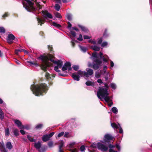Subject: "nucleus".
I'll use <instances>...</instances> for the list:
<instances>
[{
	"label": "nucleus",
	"instance_id": "36",
	"mask_svg": "<svg viewBox=\"0 0 152 152\" xmlns=\"http://www.w3.org/2000/svg\"><path fill=\"white\" fill-rule=\"evenodd\" d=\"M30 128V126L29 125H26L25 126L23 125V128L21 129H25L26 130H28Z\"/></svg>",
	"mask_w": 152,
	"mask_h": 152
},
{
	"label": "nucleus",
	"instance_id": "34",
	"mask_svg": "<svg viewBox=\"0 0 152 152\" xmlns=\"http://www.w3.org/2000/svg\"><path fill=\"white\" fill-rule=\"evenodd\" d=\"M54 7L56 10L58 11L60 9V6L59 4H56L55 5Z\"/></svg>",
	"mask_w": 152,
	"mask_h": 152
},
{
	"label": "nucleus",
	"instance_id": "27",
	"mask_svg": "<svg viewBox=\"0 0 152 152\" xmlns=\"http://www.w3.org/2000/svg\"><path fill=\"white\" fill-rule=\"evenodd\" d=\"M103 41V37H101L98 38L97 39V43L98 44H101Z\"/></svg>",
	"mask_w": 152,
	"mask_h": 152
},
{
	"label": "nucleus",
	"instance_id": "17",
	"mask_svg": "<svg viewBox=\"0 0 152 152\" xmlns=\"http://www.w3.org/2000/svg\"><path fill=\"white\" fill-rule=\"evenodd\" d=\"M6 149L5 147V145L3 141H0V151H5Z\"/></svg>",
	"mask_w": 152,
	"mask_h": 152
},
{
	"label": "nucleus",
	"instance_id": "58",
	"mask_svg": "<svg viewBox=\"0 0 152 152\" xmlns=\"http://www.w3.org/2000/svg\"><path fill=\"white\" fill-rule=\"evenodd\" d=\"M86 85L87 86H90L91 85L92 83L90 81H87L86 83Z\"/></svg>",
	"mask_w": 152,
	"mask_h": 152
},
{
	"label": "nucleus",
	"instance_id": "15",
	"mask_svg": "<svg viewBox=\"0 0 152 152\" xmlns=\"http://www.w3.org/2000/svg\"><path fill=\"white\" fill-rule=\"evenodd\" d=\"M14 121L15 124L19 129H21L23 128V125H22V123L20 121L18 120H14Z\"/></svg>",
	"mask_w": 152,
	"mask_h": 152
},
{
	"label": "nucleus",
	"instance_id": "43",
	"mask_svg": "<svg viewBox=\"0 0 152 152\" xmlns=\"http://www.w3.org/2000/svg\"><path fill=\"white\" fill-rule=\"evenodd\" d=\"M71 42L73 46H74L75 45V42H77V41L75 39H73L71 37Z\"/></svg>",
	"mask_w": 152,
	"mask_h": 152
},
{
	"label": "nucleus",
	"instance_id": "61",
	"mask_svg": "<svg viewBox=\"0 0 152 152\" xmlns=\"http://www.w3.org/2000/svg\"><path fill=\"white\" fill-rule=\"evenodd\" d=\"M99 72L101 74V75H104V74L106 75V73L107 72H104L103 70H101L100 71V72Z\"/></svg>",
	"mask_w": 152,
	"mask_h": 152
},
{
	"label": "nucleus",
	"instance_id": "47",
	"mask_svg": "<svg viewBox=\"0 0 152 152\" xmlns=\"http://www.w3.org/2000/svg\"><path fill=\"white\" fill-rule=\"evenodd\" d=\"M108 45V43L106 42H104L101 44V46L102 47H104L107 46Z\"/></svg>",
	"mask_w": 152,
	"mask_h": 152
},
{
	"label": "nucleus",
	"instance_id": "3",
	"mask_svg": "<svg viewBox=\"0 0 152 152\" xmlns=\"http://www.w3.org/2000/svg\"><path fill=\"white\" fill-rule=\"evenodd\" d=\"M30 87L33 94L36 96L43 95V94H45L48 90V87L45 84H35L34 83Z\"/></svg>",
	"mask_w": 152,
	"mask_h": 152
},
{
	"label": "nucleus",
	"instance_id": "48",
	"mask_svg": "<svg viewBox=\"0 0 152 152\" xmlns=\"http://www.w3.org/2000/svg\"><path fill=\"white\" fill-rule=\"evenodd\" d=\"M72 68L74 70L76 71L79 69V66L78 65H73L72 66Z\"/></svg>",
	"mask_w": 152,
	"mask_h": 152
},
{
	"label": "nucleus",
	"instance_id": "51",
	"mask_svg": "<svg viewBox=\"0 0 152 152\" xmlns=\"http://www.w3.org/2000/svg\"><path fill=\"white\" fill-rule=\"evenodd\" d=\"M77 40L80 41H82L83 40V36L82 34L79 35V37L77 39Z\"/></svg>",
	"mask_w": 152,
	"mask_h": 152
},
{
	"label": "nucleus",
	"instance_id": "46",
	"mask_svg": "<svg viewBox=\"0 0 152 152\" xmlns=\"http://www.w3.org/2000/svg\"><path fill=\"white\" fill-rule=\"evenodd\" d=\"M85 148L84 145H82L80 147V151L81 152H84L85 151Z\"/></svg>",
	"mask_w": 152,
	"mask_h": 152
},
{
	"label": "nucleus",
	"instance_id": "50",
	"mask_svg": "<svg viewBox=\"0 0 152 152\" xmlns=\"http://www.w3.org/2000/svg\"><path fill=\"white\" fill-rule=\"evenodd\" d=\"M59 67L58 66H55L54 68V70L57 72H60V70L58 69Z\"/></svg>",
	"mask_w": 152,
	"mask_h": 152
},
{
	"label": "nucleus",
	"instance_id": "26",
	"mask_svg": "<svg viewBox=\"0 0 152 152\" xmlns=\"http://www.w3.org/2000/svg\"><path fill=\"white\" fill-rule=\"evenodd\" d=\"M101 77V74L98 71H96L95 73V77L97 78H99Z\"/></svg>",
	"mask_w": 152,
	"mask_h": 152
},
{
	"label": "nucleus",
	"instance_id": "45",
	"mask_svg": "<svg viewBox=\"0 0 152 152\" xmlns=\"http://www.w3.org/2000/svg\"><path fill=\"white\" fill-rule=\"evenodd\" d=\"M40 3L38 2H36L35 3V4H36V5L39 9H40L42 8V7L40 4Z\"/></svg>",
	"mask_w": 152,
	"mask_h": 152
},
{
	"label": "nucleus",
	"instance_id": "25",
	"mask_svg": "<svg viewBox=\"0 0 152 152\" xmlns=\"http://www.w3.org/2000/svg\"><path fill=\"white\" fill-rule=\"evenodd\" d=\"M92 57H94L93 59V61H94V59H98V57L99 55L96 52L94 53H92Z\"/></svg>",
	"mask_w": 152,
	"mask_h": 152
},
{
	"label": "nucleus",
	"instance_id": "5",
	"mask_svg": "<svg viewBox=\"0 0 152 152\" xmlns=\"http://www.w3.org/2000/svg\"><path fill=\"white\" fill-rule=\"evenodd\" d=\"M23 2V7L28 12H33L36 10V8L34 7V3L32 2L31 0H24Z\"/></svg>",
	"mask_w": 152,
	"mask_h": 152
},
{
	"label": "nucleus",
	"instance_id": "28",
	"mask_svg": "<svg viewBox=\"0 0 152 152\" xmlns=\"http://www.w3.org/2000/svg\"><path fill=\"white\" fill-rule=\"evenodd\" d=\"M5 134L6 136H8L10 134V130L9 128H7L5 130Z\"/></svg>",
	"mask_w": 152,
	"mask_h": 152
},
{
	"label": "nucleus",
	"instance_id": "52",
	"mask_svg": "<svg viewBox=\"0 0 152 152\" xmlns=\"http://www.w3.org/2000/svg\"><path fill=\"white\" fill-rule=\"evenodd\" d=\"M91 38V37L87 35H85L83 36V38L84 39H89Z\"/></svg>",
	"mask_w": 152,
	"mask_h": 152
},
{
	"label": "nucleus",
	"instance_id": "37",
	"mask_svg": "<svg viewBox=\"0 0 152 152\" xmlns=\"http://www.w3.org/2000/svg\"><path fill=\"white\" fill-rule=\"evenodd\" d=\"M43 126V124H39L37 125L36 126L35 128L37 129H41Z\"/></svg>",
	"mask_w": 152,
	"mask_h": 152
},
{
	"label": "nucleus",
	"instance_id": "63",
	"mask_svg": "<svg viewBox=\"0 0 152 152\" xmlns=\"http://www.w3.org/2000/svg\"><path fill=\"white\" fill-rule=\"evenodd\" d=\"M48 50L50 51H52L53 50V48L52 47V46H50V45H48Z\"/></svg>",
	"mask_w": 152,
	"mask_h": 152
},
{
	"label": "nucleus",
	"instance_id": "53",
	"mask_svg": "<svg viewBox=\"0 0 152 152\" xmlns=\"http://www.w3.org/2000/svg\"><path fill=\"white\" fill-rule=\"evenodd\" d=\"M64 134V132H61L59 133L57 137H60L62 136H63Z\"/></svg>",
	"mask_w": 152,
	"mask_h": 152
},
{
	"label": "nucleus",
	"instance_id": "35",
	"mask_svg": "<svg viewBox=\"0 0 152 152\" xmlns=\"http://www.w3.org/2000/svg\"><path fill=\"white\" fill-rule=\"evenodd\" d=\"M48 145L50 148H52L53 146V141H50L48 143Z\"/></svg>",
	"mask_w": 152,
	"mask_h": 152
},
{
	"label": "nucleus",
	"instance_id": "33",
	"mask_svg": "<svg viewBox=\"0 0 152 152\" xmlns=\"http://www.w3.org/2000/svg\"><path fill=\"white\" fill-rule=\"evenodd\" d=\"M110 87L113 89L115 90L116 88V85L113 83H112L110 84Z\"/></svg>",
	"mask_w": 152,
	"mask_h": 152
},
{
	"label": "nucleus",
	"instance_id": "13",
	"mask_svg": "<svg viewBox=\"0 0 152 152\" xmlns=\"http://www.w3.org/2000/svg\"><path fill=\"white\" fill-rule=\"evenodd\" d=\"M75 142H72L70 143L69 144V147L70 148L69 151L72 152H78L77 149L75 148H74L73 146L75 144Z\"/></svg>",
	"mask_w": 152,
	"mask_h": 152
},
{
	"label": "nucleus",
	"instance_id": "29",
	"mask_svg": "<svg viewBox=\"0 0 152 152\" xmlns=\"http://www.w3.org/2000/svg\"><path fill=\"white\" fill-rule=\"evenodd\" d=\"M52 25L58 28H59L61 27V26L60 25L58 24L55 22H53V23Z\"/></svg>",
	"mask_w": 152,
	"mask_h": 152
},
{
	"label": "nucleus",
	"instance_id": "40",
	"mask_svg": "<svg viewBox=\"0 0 152 152\" xmlns=\"http://www.w3.org/2000/svg\"><path fill=\"white\" fill-rule=\"evenodd\" d=\"M105 75H106L105 76L104 78L105 79V80L107 81L108 79L109 76H110L109 73L108 72L106 73Z\"/></svg>",
	"mask_w": 152,
	"mask_h": 152
},
{
	"label": "nucleus",
	"instance_id": "62",
	"mask_svg": "<svg viewBox=\"0 0 152 152\" xmlns=\"http://www.w3.org/2000/svg\"><path fill=\"white\" fill-rule=\"evenodd\" d=\"M107 68V66L106 65H104L103 66V70L104 72H107L106 71Z\"/></svg>",
	"mask_w": 152,
	"mask_h": 152
},
{
	"label": "nucleus",
	"instance_id": "12",
	"mask_svg": "<svg viewBox=\"0 0 152 152\" xmlns=\"http://www.w3.org/2000/svg\"><path fill=\"white\" fill-rule=\"evenodd\" d=\"M15 39V37L12 34H9L8 35L7 40L8 43L11 44L12 43L13 41Z\"/></svg>",
	"mask_w": 152,
	"mask_h": 152
},
{
	"label": "nucleus",
	"instance_id": "60",
	"mask_svg": "<svg viewBox=\"0 0 152 152\" xmlns=\"http://www.w3.org/2000/svg\"><path fill=\"white\" fill-rule=\"evenodd\" d=\"M69 132H66L65 133L64 135V137H69Z\"/></svg>",
	"mask_w": 152,
	"mask_h": 152
},
{
	"label": "nucleus",
	"instance_id": "41",
	"mask_svg": "<svg viewBox=\"0 0 152 152\" xmlns=\"http://www.w3.org/2000/svg\"><path fill=\"white\" fill-rule=\"evenodd\" d=\"M66 17L68 20H70L72 18V15L71 14H68L66 15Z\"/></svg>",
	"mask_w": 152,
	"mask_h": 152
},
{
	"label": "nucleus",
	"instance_id": "20",
	"mask_svg": "<svg viewBox=\"0 0 152 152\" xmlns=\"http://www.w3.org/2000/svg\"><path fill=\"white\" fill-rule=\"evenodd\" d=\"M78 26L81 29V30L84 32L86 33L88 32V29L85 26L81 25H78Z\"/></svg>",
	"mask_w": 152,
	"mask_h": 152
},
{
	"label": "nucleus",
	"instance_id": "19",
	"mask_svg": "<svg viewBox=\"0 0 152 152\" xmlns=\"http://www.w3.org/2000/svg\"><path fill=\"white\" fill-rule=\"evenodd\" d=\"M41 145V142L39 141H38L37 142H35L34 143V147L37 149L39 150L40 149Z\"/></svg>",
	"mask_w": 152,
	"mask_h": 152
},
{
	"label": "nucleus",
	"instance_id": "31",
	"mask_svg": "<svg viewBox=\"0 0 152 152\" xmlns=\"http://www.w3.org/2000/svg\"><path fill=\"white\" fill-rule=\"evenodd\" d=\"M89 42L91 43L93 45H95L96 43V41L95 39H90L88 40Z\"/></svg>",
	"mask_w": 152,
	"mask_h": 152
},
{
	"label": "nucleus",
	"instance_id": "38",
	"mask_svg": "<svg viewBox=\"0 0 152 152\" xmlns=\"http://www.w3.org/2000/svg\"><path fill=\"white\" fill-rule=\"evenodd\" d=\"M64 142L63 140H61L60 141L59 145V148H62L64 146Z\"/></svg>",
	"mask_w": 152,
	"mask_h": 152
},
{
	"label": "nucleus",
	"instance_id": "32",
	"mask_svg": "<svg viewBox=\"0 0 152 152\" xmlns=\"http://www.w3.org/2000/svg\"><path fill=\"white\" fill-rule=\"evenodd\" d=\"M79 47L81 50L83 52H85L86 51L87 48L86 47L82 46L80 45H79Z\"/></svg>",
	"mask_w": 152,
	"mask_h": 152
},
{
	"label": "nucleus",
	"instance_id": "2",
	"mask_svg": "<svg viewBox=\"0 0 152 152\" xmlns=\"http://www.w3.org/2000/svg\"><path fill=\"white\" fill-rule=\"evenodd\" d=\"M104 86L99 87L96 94L98 98L102 101L104 99L105 101L108 103V105L111 107L113 104L112 102L113 96H109V94L108 91V84L105 83H103Z\"/></svg>",
	"mask_w": 152,
	"mask_h": 152
},
{
	"label": "nucleus",
	"instance_id": "18",
	"mask_svg": "<svg viewBox=\"0 0 152 152\" xmlns=\"http://www.w3.org/2000/svg\"><path fill=\"white\" fill-rule=\"evenodd\" d=\"M6 148L9 150H11L13 148V146L10 142H7L6 144Z\"/></svg>",
	"mask_w": 152,
	"mask_h": 152
},
{
	"label": "nucleus",
	"instance_id": "24",
	"mask_svg": "<svg viewBox=\"0 0 152 152\" xmlns=\"http://www.w3.org/2000/svg\"><path fill=\"white\" fill-rule=\"evenodd\" d=\"M109 34L107 32V29H105L103 34V37L105 38H106L108 37L109 36Z\"/></svg>",
	"mask_w": 152,
	"mask_h": 152
},
{
	"label": "nucleus",
	"instance_id": "42",
	"mask_svg": "<svg viewBox=\"0 0 152 152\" xmlns=\"http://www.w3.org/2000/svg\"><path fill=\"white\" fill-rule=\"evenodd\" d=\"M5 32V29L2 27H0V33H4Z\"/></svg>",
	"mask_w": 152,
	"mask_h": 152
},
{
	"label": "nucleus",
	"instance_id": "4",
	"mask_svg": "<svg viewBox=\"0 0 152 152\" xmlns=\"http://www.w3.org/2000/svg\"><path fill=\"white\" fill-rule=\"evenodd\" d=\"M103 141H101L100 142H98L96 145L93 143L91 147V149L93 148H97L99 150L102 152H106L108 150V147L107 145L103 143Z\"/></svg>",
	"mask_w": 152,
	"mask_h": 152
},
{
	"label": "nucleus",
	"instance_id": "54",
	"mask_svg": "<svg viewBox=\"0 0 152 152\" xmlns=\"http://www.w3.org/2000/svg\"><path fill=\"white\" fill-rule=\"evenodd\" d=\"M70 33L73 37H75L76 33L75 31H70Z\"/></svg>",
	"mask_w": 152,
	"mask_h": 152
},
{
	"label": "nucleus",
	"instance_id": "55",
	"mask_svg": "<svg viewBox=\"0 0 152 152\" xmlns=\"http://www.w3.org/2000/svg\"><path fill=\"white\" fill-rule=\"evenodd\" d=\"M28 62L30 63L31 65L32 64L35 66H37L38 65V64L36 63L33 62L31 61H28Z\"/></svg>",
	"mask_w": 152,
	"mask_h": 152
},
{
	"label": "nucleus",
	"instance_id": "10",
	"mask_svg": "<svg viewBox=\"0 0 152 152\" xmlns=\"http://www.w3.org/2000/svg\"><path fill=\"white\" fill-rule=\"evenodd\" d=\"M62 69L63 71H65L67 70H68L69 71L71 70L72 68L70 63L69 62L65 63L62 67Z\"/></svg>",
	"mask_w": 152,
	"mask_h": 152
},
{
	"label": "nucleus",
	"instance_id": "59",
	"mask_svg": "<svg viewBox=\"0 0 152 152\" xmlns=\"http://www.w3.org/2000/svg\"><path fill=\"white\" fill-rule=\"evenodd\" d=\"M3 104L4 106H6V104L4 102H3V100L0 98V104Z\"/></svg>",
	"mask_w": 152,
	"mask_h": 152
},
{
	"label": "nucleus",
	"instance_id": "44",
	"mask_svg": "<svg viewBox=\"0 0 152 152\" xmlns=\"http://www.w3.org/2000/svg\"><path fill=\"white\" fill-rule=\"evenodd\" d=\"M55 16L57 18H62V16L61 14L58 12L56 13L55 14Z\"/></svg>",
	"mask_w": 152,
	"mask_h": 152
},
{
	"label": "nucleus",
	"instance_id": "7",
	"mask_svg": "<svg viewBox=\"0 0 152 152\" xmlns=\"http://www.w3.org/2000/svg\"><path fill=\"white\" fill-rule=\"evenodd\" d=\"M86 71H82L79 70L78 71V73L80 75L81 77H83L85 78L88 77L92 75L94 73L92 69L90 68H87L86 69Z\"/></svg>",
	"mask_w": 152,
	"mask_h": 152
},
{
	"label": "nucleus",
	"instance_id": "56",
	"mask_svg": "<svg viewBox=\"0 0 152 152\" xmlns=\"http://www.w3.org/2000/svg\"><path fill=\"white\" fill-rule=\"evenodd\" d=\"M102 59H103V61L105 62H107L108 59H107L106 58H105L104 56V57H103Z\"/></svg>",
	"mask_w": 152,
	"mask_h": 152
},
{
	"label": "nucleus",
	"instance_id": "64",
	"mask_svg": "<svg viewBox=\"0 0 152 152\" xmlns=\"http://www.w3.org/2000/svg\"><path fill=\"white\" fill-rule=\"evenodd\" d=\"M68 25L67 26L68 28H71L72 27V24L69 22H68Z\"/></svg>",
	"mask_w": 152,
	"mask_h": 152
},
{
	"label": "nucleus",
	"instance_id": "9",
	"mask_svg": "<svg viewBox=\"0 0 152 152\" xmlns=\"http://www.w3.org/2000/svg\"><path fill=\"white\" fill-rule=\"evenodd\" d=\"M54 132H53L49 134L44 135L42 138V141L44 142H46L50 140V138L52 137L54 134Z\"/></svg>",
	"mask_w": 152,
	"mask_h": 152
},
{
	"label": "nucleus",
	"instance_id": "22",
	"mask_svg": "<svg viewBox=\"0 0 152 152\" xmlns=\"http://www.w3.org/2000/svg\"><path fill=\"white\" fill-rule=\"evenodd\" d=\"M91 48L94 50L96 51H99L100 49L99 47L98 46L96 45H92L91 46Z\"/></svg>",
	"mask_w": 152,
	"mask_h": 152
},
{
	"label": "nucleus",
	"instance_id": "57",
	"mask_svg": "<svg viewBox=\"0 0 152 152\" xmlns=\"http://www.w3.org/2000/svg\"><path fill=\"white\" fill-rule=\"evenodd\" d=\"M114 66V64L113 62L112 61H110V69H112V68Z\"/></svg>",
	"mask_w": 152,
	"mask_h": 152
},
{
	"label": "nucleus",
	"instance_id": "23",
	"mask_svg": "<svg viewBox=\"0 0 152 152\" xmlns=\"http://www.w3.org/2000/svg\"><path fill=\"white\" fill-rule=\"evenodd\" d=\"M13 132L15 137H17L19 135V132L17 129L16 128H14L13 129Z\"/></svg>",
	"mask_w": 152,
	"mask_h": 152
},
{
	"label": "nucleus",
	"instance_id": "11",
	"mask_svg": "<svg viewBox=\"0 0 152 152\" xmlns=\"http://www.w3.org/2000/svg\"><path fill=\"white\" fill-rule=\"evenodd\" d=\"M111 124L112 127L114 129H118L119 127V133H123V130L122 128L120 127V125L118 124H116L115 123H112L111 122Z\"/></svg>",
	"mask_w": 152,
	"mask_h": 152
},
{
	"label": "nucleus",
	"instance_id": "21",
	"mask_svg": "<svg viewBox=\"0 0 152 152\" xmlns=\"http://www.w3.org/2000/svg\"><path fill=\"white\" fill-rule=\"evenodd\" d=\"M109 147L110 148V149L109 150V152H117V151L113 149V148L115 147L114 146L111 144H110L109 145Z\"/></svg>",
	"mask_w": 152,
	"mask_h": 152
},
{
	"label": "nucleus",
	"instance_id": "49",
	"mask_svg": "<svg viewBox=\"0 0 152 152\" xmlns=\"http://www.w3.org/2000/svg\"><path fill=\"white\" fill-rule=\"evenodd\" d=\"M45 77L47 79H48L49 78H50V75L47 72H46L45 73Z\"/></svg>",
	"mask_w": 152,
	"mask_h": 152
},
{
	"label": "nucleus",
	"instance_id": "16",
	"mask_svg": "<svg viewBox=\"0 0 152 152\" xmlns=\"http://www.w3.org/2000/svg\"><path fill=\"white\" fill-rule=\"evenodd\" d=\"M80 76L78 73L77 72V73H73L72 74V77L74 80L78 81L80 80V76Z\"/></svg>",
	"mask_w": 152,
	"mask_h": 152
},
{
	"label": "nucleus",
	"instance_id": "39",
	"mask_svg": "<svg viewBox=\"0 0 152 152\" xmlns=\"http://www.w3.org/2000/svg\"><path fill=\"white\" fill-rule=\"evenodd\" d=\"M4 113L1 109H0V118L3 119L4 118Z\"/></svg>",
	"mask_w": 152,
	"mask_h": 152
},
{
	"label": "nucleus",
	"instance_id": "8",
	"mask_svg": "<svg viewBox=\"0 0 152 152\" xmlns=\"http://www.w3.org/2000/svg\"><path fill=\"white\" fill-rule=\"evenodd\" d=\"M94 61L95 62L93 65V68L95 69H98L100 66L101 64L102 63L101 60L99 59H95Z\"/></svg>",
	"mask_w": 152,
	"mask_h": 152
},
{
	"label": "nucleus",
	"instance_id": "1",
	"mask_svg": "<svg viewBox=\"0 0 152 152\" xmlns=\"http://www.w3.org/2000/svg\"><path fill=\"white\" fill-rule=\"evenodd\" d=\"M39 58L41 61V64L40 65L41 68L44 71H45L51 65V64L50 61L57 64V66L59 68H61L63 62L61 60L55 61L54 60V57L51 55L49 57L47 56H41Z\"/></svg>",
	"mask_w": 152,
	"mask_h": 152
},
{
	"label": "nucleus",
	"instance_id": "6",
	"mask_svg": "<svg viewBox=\"0 0 152 152\" xmlns=\"http://www.w3.org/2000/svg\"><path fill=\"white\" fill-rule=\"evenodd\" d=\"M42 15L45 18L44 19H42L39 18H37L38 22L40 25H42V24H43V22L45 21V19L48 18L51 19L53 18L52 15L47 11H42Z\"/></svg>",
	"mask_w": 152,
	"mask_h": 152
},
{
	"label": "nucleus",
	"instance_id": "14",
	"mask_svg": "<svg viewBox=\"0 0 152 152\" xmlns=\"http://www.w3.org/2000/svg\"><path fill=\"white\" fill-rule=\"evenodd\" d=\"M113 137L110 134H107L104 136V142H106L113 140Z\"/></svg>",
	"mask_w": 152,
	"mask_h": 152
},
{
	"label": "nucleus",
	"instance_id": "30",
	"mask_svg": "<svg viewBox=\"0 0 152 152\" xmlns=\"http://www.w3.org/2000/svg\"><path fill=\"white\" fill-rule=\"evenodd\" d=\"M112 111L115 114H116L118 112L117 108L115 107H113L112 108Z\"/></svg>",
	"mask_w": 152,
	"mask_h": 152
}]
</instances>
